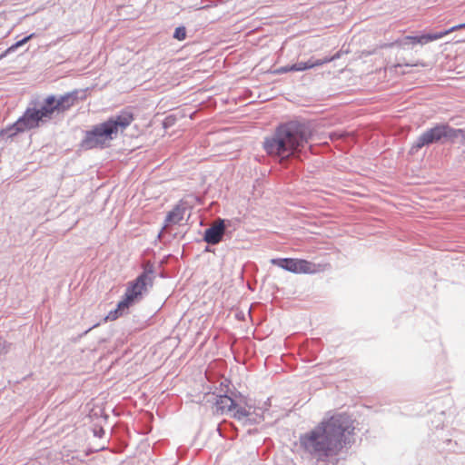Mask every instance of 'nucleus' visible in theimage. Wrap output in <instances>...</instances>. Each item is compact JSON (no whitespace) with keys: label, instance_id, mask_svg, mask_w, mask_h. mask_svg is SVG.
I'll return each mask as SVG.
<instances>
[{"label":"nucleus","instance_id":"obj_1","mask_svg":"<svg viewBox=\"0 0 465 465\" xmlns=\"http://www.w3.org/2000/svg\"><path fill=\"white\" fill-rule=\"evenodd\" d=\"M353 430L351 417L345 412L337 413L301 434L300 446L315 459V465H328L331 460H338L335 457L350 443L349 436Z\"/></svg>","mask_w":465,"mask_h":465},{"label":"nucleus","instance_id":"obj_2","mask_svg":"<svg viewBox=\"0 0 465 465\" xmlns=\"http://www.w3.org/2000/svg\"><path fill=\"white\" fill-rule=\"evenodd\" d=\"M313 136L312 124L305 120H289L277 124L262 141L267 155L282 166L296 160Z\"/></svg>","mask_w":465,"mask_h":465},{"label":"nucleus","instance_id":"obj_3","mask_svg":"<svg viewBox=\"0 0 465 465\" xmlns=\"http://www.w3.org/2000/svg\"><path fill=\"white\" fill-rule=\"evenodd\" d=\"M154 279V265L152 262H146L136 278L127 283L125 292L117 302L115 309L111 310L104 320L115 321L119 317L129 313L130 308L140 302L149 292V290L153 288Z\"/></svg>","mask_w":465,"mask_h":465},{"label":"nucleus","instance_id":"obj_4","mask_svg":"<svg viewBox=\"0 0 465 465\" xmlns=\"http://www.w3.org/2000/svg\"><path fill=\"white\" fill-rule=\"evenodd\" d=\"M52 119L45 102L33 98L15 123L0 130V140H13L20 134L42 127Z\"/></svg>","mask_w":465,"mask_h":465},{"label":"nucleus","instance_id":"obj_5","mask_svg":"<svg viewBox=\"0 0 465 465\" xmlns=\"http://www.w3.org/2000/svg\"><path fill=\"white\" fill-rule=\"evenodd\" d=\"M455 128L447 123H437L423 131L410 147L409 154L415 155L424 147L455 143Z\"/></svg>","mask_w":465,"mask_h":465},{"label":"nucleus","instance_id":"obj_6","mask_svg":"<svg viewBox=\"0 0 465 465\" xmlns=\"http://www.w3.org/2000/svg\"><path fill=\"white\" fill-rule=\"evenodd\" d=\"M134 110L126 107L109 116L104 122L96 124L103 140L107 142V147H110L112 141L117 138L119 132H124L134 121Z\"/></svg>","mask_w":465,"mask_h":465},{"label":"nucleus","instance_id":"obj_7","mask_svg":"<svg viewBox=\"0 0 465 465\" xmlns=\"http://www.w3.org/2000/svg\"><path fill=\"white\" fill-rule=\"evenodd\" d=\"M271 263L292 273L314 274L320 271L319 264L303 259L272 258Z\"/></svg>","mask_w":465,"mask_h":465},{"label":"nucleus","instance_id":"obj_8","mask_svg":"<svg viewBox=\"0 0 465 465\" xmlns=\"http://www.w3.org/2000/svg\"><path fill=\"white\" fill-rule=\"evenodd\" d=\"M443 36H445V32H443V30L437 32L422 31L417 35H405L402 38L398 39L395 44L402 48L415 45H424L428 43L440 39Z\"/></svg>","mask_w":465,"mask_h":465},{"label":"nucleus","instance_id":"obj_9","mask_svg":"<svg viewBox=\"0 0 465 465\" xmlns=\"http://www.w3.org/2000/svg\"><path fill=\"white\" fill-rule=\"evenodd\" d=\"M230 225V220L218 218L214 224L204 230L203 234V241L208 245L219 244L223 241L227 228Z\"/></svg>","mask_w":465,"mask_h":465},{"label":"nucleus","instance_id":"obj_10","mask_svg":"<svg viewBox=\"0 0 465 465\" xmlns=\"http://www.w3.org/2000/svg\"><path fill=\"white\" fill-rule=\"evenodd\" d=\"M79 147L84 151L104 150L108 148L107 142L103 140L96 124L92 125L90 129L84 132V137L79 143Z\"/></svg>","mask_w":465,"mask_h":465},{"label":"nucleus","instance_id":"obj_11","mask_svg":"<svg viewBox=\"0 0 465 465\" xmlns=\"http://www.w3.org/2000/svg\"><path fill=\"white\" fill-rule=\"evenodd\" d=\"M43 101L52 118H54V115L64 114L72 107L66 93L64 94H49L45 97Z\"/></svg>","mask_w":465,"mask_h":465},{"label":"nucleus","instance_id":"obj_12","mask_svg":"<svg viewBox=\"0 0 465 465\" xmlns=\"http://www.w3.org/2000/svg\"><path fill=\"white\" fill-rule=\"evenodd\" d=\"M186 203L180 201L174 207L169 211L164 219V226L178 224L183 219L187 207Z\"/></svg>","mask_w":465,"mask_h":465},{"label":"nucleus","instance_id":"obj_13","mask_svg":"<svg viewBox=\"0 0 465 465\" xmlns=\"http://www.w3.org/2000/svg\"><path fill=\"white\" fill-rule=\"evenodd\" d=\"M216 411L217 413L223 414L227 411H232L237 407L236 401L232 399L227 393L220 394L215 397Z\"/></svg>","mask_w":465,"mask_h":465},{"label":"nucleus","instance_id":"obj_14","mask_svg":"<svg viewBox=\"0 0 465 465\" xmlns=\"http://www.w3.org/2000/svg\"><path fill=\"white\" fill-rule=\"evenodd\" d=\"M338 58H340L339 52L331 56H325L323 58H315L312 56L310 59H308L307 61H303L304 69H305V71H307V70H310V69H312V68H315L318 66H322V65L328 64L330 62H332Z\"/></svg>","mask_w":465,"mask_h":465},{"label":"nucleus","instance_id":"obj_15","mask_svg":"<svg viewBox=\"0 0 465 465\" xmlns=\"http://www.w3.org/2000/svg\"><path fill=\"white\" fill-rule=\"evenodd\" d=\"M35 36V33H31L30 35H25L22 39L16 41L13 45H11L8 48H6L1 54L0 60L6 57L8 54L14 53L18 48L22 47L25 44H27L30 40H32Z\"/></svg>","mask_w":465,"mask_h":465},{"label":"nucleus","instance_id":"obj_16","mask_svg":"<svg viewBox=\"0 0 465 465\" xmlns=\"http://www.w3.org/2000/svg\"><path fill=\"white\" fill-rule=\"evenodd\" d=\"M87 91H88V88H86V89H74L73 91H70V92L66 93L72 107L74 105H75L79 101H84V100L86 99Z\"/></svg>","mask_w":465,"mask_h":465},{"label":"nucleus","instance_id":"obj_17","mask_svg":"<svg viewBox=\"0 0 465 465\" xmlns=\"http://www.w3.org/2000/svg\"><path fill=\"white\" fill-rule=\"evenodd\" d=\"M232 411H233L232 417L238 420H245L246 417L251 415L250 411L239 406L238 404L237 407H235Z\"/></svg>","mask_w":465,"mask_h":465},{"label":"nucleus","instance_id":"obj_18","mask_svg":"<svg viewBox=\"0 0 465 465\" xmlns=\"http://www.w3.org/2000/svg\"><path fill=\"white\" fill-rule=\"evenodd\" d=\"M173 37L178 41H183L186 38V28L183 25L177 26L174 29Z\"/></svg>","mask_w":465,"mask_h":465},{"label":"nucleus","instance_id":"obj_19","mask_svg":"<svg viewBox=\"0 0 465 465\" xmlns=\"http://www.w3.org/2000/svg\"><path fill=\"white\" fill-rule=\"evenodd\" d=\"M177 121V118L175 115L173 114H169L167 115L163 120V129H169L171 128L172 126H173L175 124Z\"/></svg>","mask_w":465,"mask_h":465},{"label":"nucleus","instance_id":"obj_20","mask_svg":"<svg viewBox=\"0 0 465 465\" xmlns=\"http://www.w3.org/2000/svg\"><path fill=\"white\" fill-rule=\"evenodd\" d=\"M294 70H295L294 65H293V64H287V65L280 66V67L276 68L272 72V74H287V73H290V72H295Z\"/></svg>","mask_w":465,"mask_h":465},{"label":"nucleus","instance_id":"obj_21","mask_svg":"<svg viewBox=\"0 0 465 465\" xmlns=\"http://www.w3.org/2000/svg\"><path fill=\"white\" fill-rule=\"evenodd\" d=\"M455 141L460 139L459 143L465 145V128H455Z\"/></svg>","mask_w":465,"mask_h":465},{"label":"nucleus","instance_id":"obj_22","mask_svg":"<svg viewBox=\"0 0 465 465\" xmlns=\"http://www.w3.org/2000/svg\"><path fill=\"white\" fill-rule=\"evenodd\" d=\"M464 28H465V22L461 23V24L455 25L448 29H445V30H443V32H445V35H447L452 32H455V31H458L460 29H464Z\"/></svg>","mask_w":465,"mask_h":465},{"label":"nucleus","instance_id":"obj_23","mask_svg":"<svg viewBox=\"0 0 465 465\" xmlns=\"http://www.w3.org/2000/svg\"><path fill=\"white\" fill-rule=\"evenodd\" d=\"M261 419V417H252V414L248 417L245 418L244 421H243V424L245 425H254V424H257L259 423V420Z\"/></svg>","mask_w":465,"mask_h":465},{"label":"nucleus","instance_id":"obj_24","mask_svg":"<svg viewBox=\"0 0 465 465\" xmlns=\"http://www.w3.org/2000/svg\"><path fill=\"white\" fill-rule=\"evenodd\" d=\"M293 65L295 68V70H294L295 72H304L305 71L303 61L294 63Z\"/></svg>","mask_w":465,"mask_h":465},{"label":"nucleus","instance_id":"obj_25","mask_svg":"<svg viewBox=\"0 0 465 465\" xmlns=\"http://www.w3.org/2000/svg\"><path fill=\"white\" fill-rule=\"evenodd\" d=\"M5 352H6L5 341H4L2 340V338L0 337V355H2L3 353H5Z\"/></svg>","mask_w":465,"mask_h":465},{"label":"nucleus","instance_id":"obj_26","mask_svg":"<svg viewBox=\"0 0 465 465\" xmlns=\"http://www.w3.org/2000/svg\"><path fill=\"white\" fill-rule=\"evenodd\" d=\"M446 444L449 446V450L455 451L454 446L457 445L456 442L453 443L451 440H447Z\"/></svg>","mask_w":465,"mask_h":465},{"label":"nucleus","instance_id":"obj_27","mask_svg":"<svg viewBox=\"0 0 465 465\" xmlns=\"http://www.w3.org/2000/svg\"><path fill=\"white\" fill-rule=\"evenodd\" d=\"M104 434V430L103 429H100L98 431L95 430L94 431V436H97V437H102L103 435Z\"/></svg>","mask_w":465,"mask_h":465},{"label":"nucleus","instance_id":"obj_28","mask_svg":"<svg viewBox=\"0 0 465 465\" xmlns=\"http://www.w3.org/2000/svg\"><path fill=\"white\" fill-rule=\"evenodd\" d=\"M211 246H212V245H208V244H207V246H206V247H205V249H204V252H213V250L211 249Z\"/></svg>","mask_w":465,"mask_h":465},{"label":"nucleus","instance_id":"obj_29","mask_svg":"<svg viewBox=\"0 0 465 465\" xmlns=\"http://www.w3.org/2000/svg\"><path fill=\"white\" fill-rule=\"evenodd\" d=\"M463 41H465V37L458 38V39L456 40V42H457V43H460V42H463Z\"/></svg>","mask_w":465,"mask_h":465},{"label":"nucleus","instance_id":"obj_30","mask_svg":"<svg viewBox=\"0 0 465 465\" xmlns=\"http://www.w3.org/2000/svg\"><path fill=\"white\" fill-rule=\"evenodd\" d=\"M164 227H165V226L163 225V227H162V228H161V230H160V232H159V234H162L163 231L164 230Z\"/></svg>","mask_w":465,"mask_h":465},{"label":"nucleus","instance_id":"obj_31","mask_svg":"<svg viewBox=\"0 0 465 465\" xmlns=\"http://www.w3.org/2000/svg\"><path fill=\"white\" fill-rule=\"evenodd\" d=\"M164 227H165V226L163 225V227H162V228H161V230H160V232H159V234H162L163 231L164 230Z\"/></svg>","mask_w":465,"mask_h":465},{"label":"nucleus","instance_id":"obj_32","mask_svg":"<svg viewBox=\"0 0 465 465\" xmlns=\"http://www.w3.org/2000/svg\"><path fill=\"white\" fill-rule=\"evenodd\" d=\"M164 227H165V226L163 225V227H162V228H161V230H160V232H159V234H162L163 231L164 230Z\"/></svg>","mask_w":465,"mask_h":465},{"label":"nucleus","instance_id":"obj_33","mask_svg":"<svg viewBox=\"0 0 465 465\" xmlns=\"http://www.w3.org/2000/svg\"><path fill=\"white\" fill-rule=\"evenodd\" d=\"M164 227H165V226L163 225V227H162V228H161V230H160V232H159V234H162L163 231L164 230Z\"/></svg>","mask_w":465,"mask_h":465},{"label":"nucleus","instance_id":"obj_34","mask_svg":"<svg viewBox=\"0 0 465 465\" xmlns=\"http://www.w3.org/2000/svg\"><path fill=\"white\" fill-rule=\"evenodd\" d=\"M333 135H334V134H330V138H331V139H333Z\"/></svg>","mask_w":465,"mask_h":465}]
</instances>
